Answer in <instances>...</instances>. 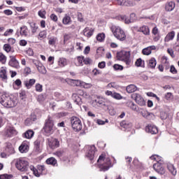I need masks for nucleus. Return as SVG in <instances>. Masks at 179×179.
Returning a JSON list of instances; mask_svg holds the SVG:
<instances>
[{"label":"nucleus","instance_id":"obj_53","mask_svg":"<svg viewBox=\"0 0 179 179\" xmlns=\"http://www.w3.org/2000/svg\"><path fill=\"white\" fill-rule=\"evenodd\" d=\"M35 148L38 152H40V141L36 140L34 142Z\"/></svg>","mask_w":179,"mask_h":179},{"label":"nucleus","instance_id":"obj_29","mask_svg":"<svg viewBox=\"0 0 179 179\" xmlns=\"http://www.w3.org/2000/svg\"><path fill=\"white\" fill-rule=\"evenodd\" d=\"M127 107H129V108H131V110L133 111L138 112V106H136V104H135L133 101L127 102Z\"/></svg>","mask_w":179,"mask_h":179},{"label":"nucleus","instance_id":"obj_56","mask_svg":"<svg viewBox=\"0 0 179 179\" xmlns=\"http://www.w3.org/2000/svg\"><path fill=\"white\" fill-rule=\"evenodd\" d=\"M77 59H78V62L80 64V65H83V62H84V59H85L84 57L79 56L77 57Z\"/></svg>","mask_w":179,"mask_h":179},{"label":"nucleus","instance_id":"obj_22","mask_svg":"<svg viewBox=\"0 0 179 179\" xmlns=\"http://www.w3.org/2000/svg\"><path fill=\"white\" fill-rule=\"evenodd\" d=\"M174 8H176V3L173 1L166 3L165 6V9L168 12H171V10H174Z\"/></svg>","mask_w":179,"mask_h":179},{"label":"nucleus","instance_id":"obj_20","mask_svg":"<svg viewBox=\"0 0 179 179\" xmlns=\"http://www.w3.org/2000/svg\"><path fill=\"white\" fill-rule=\"evenodd\" d=\"M34 83H36V79H29L24 81V85L27 89H31Z\"/></svg>","mask_w":179,"mask_h":179},{"label":"nucleus","instance_id":"obj_63","mask_svg":"<svg viewBox=\"0 0 179 179\" xmlns=\"http://www.w3.org/2000/svg\"><path fill=\"white\" fill-rule=\"evenodd\" d=\"M170 72L173 74L177 73V69H176V67H174V66H171Z\"/></svg>","mask_w":179,"mask_h":179},{"label":"nucleus","instance_id":"obj_9","mask_svg":"<svg viewBox=\"0 0 179 179\" xmlns=\"http://www.w3.org/2000/svg\"><path fill=\"white\" fill-rule=\"evenodd\" d=\"M17 131L16 129H14V127H6L5 131V135L7 136V138H10L12 136H15V135H17Z\"/></svg>","mask_w":179,"mask_h":179},{"label":"nucleus","instance_id":"obj_47","mask_svg":"<svg viewBox=\"0 0 179 179\" xmlns=\"http://www.w3.org/2000/svg\"><path fill=\"white\" fill-rule=\"evenodd\" d=\"M142 117H144V118H147V120H149V117L152 115V113L149 112H141Z\"/></svg>","mask_w":179,"mask_h":179},{"label":"nucleus","instance_id":"obj_59","mask_svg":"<svg viewBox=\"0 0 179 179\" xmlns=\"http://www.w3.org/2000/svg\"><path fill=\"white\" fill-rule=\"evenodd\" d=\"M99 106H101V107H103V106H106V102L103 101L102 100L98 99L95 101Z\"/></svg>","mask_w":179,"mask_h":179},{"label":"nucleus","instance_id":"obj_62","mask_svg":"<svg viewBox=\"0 0 179 179\" xmlns=\"http://www.w3.org/2000/svg\"><path fill=\"white\" fill-rule=\"evenodd\" d=\"M55 156H57V157H62V155H64L63 151H57L56 152L54 153Z\"/></svg>","mask_w":179,"mask_h":179},{"label":"nucleus","instance_id":"obj_46","mask_svg":"<svg viewBox=\"0 0 179 179\" xmlns=\"http://www.w3.org/2000/svg\"><path fill=\"white\" fill-rule=\"evenodd\" d=\"M77 16L78 22H80L81 23H83V22H85V19H83V15H82V13H78Z\"/></svg>","mask_w":179,"mask_h":179},{"label":"nucleus","instance_id":"obj_30","mask_svg":"<svg viewBox=\"0 0 179 179\" xmlns=\"http://www.w3.org/2000/svg\"><path fill=\"white\" fill-rule=\"evenodd\" d=\"M36 68L40 73H43V75L47 73V69H45V67H44L43 64H40L39 65H36Z\"/></svg>","mask_w":179,"mask_h":179},{"label":"nucleus","instance_id":"obj_50","mask_svg":"<svg viewBox=\"0 0 179 179\" xmlns=\"http://www.w3.org/2000/svg\"><path fill=\"white\" fill-rule=\"evenodd\" d=\"M150 159H152V160H156L157 163H159V162H162V157L158 155L152 156Z\"/></svg>","mask_w":179,"mask_h":179},{"label":"nucleus","instance_id":"obj_28","mask_svg":"<svg viewBox=\"0 0 179 179\" xmlns=\"http://www.w3.org/2000/svg\"><path fill=\"white\" fill-rule=\"evenodd\" d=\"M137 89L138 88L135 85H130L127 87L126 90L127 93H134V92H136Z\"/></svg>","mask_w":179,"mask_h":179},{"label":"nucleus","instance_id":"obj_8","mask_svg":"<svg viewBox=\"0 0 179 179\" xmlns=\"http://www.w3.org/2000/svg\"><path fill=\"white\" fill-rule=\"evenodd\" d=\"M120 6H135L136 3L129 0H116Z\"/></svg>","mask_w":179,"mask_h":179},{"label":"nucleus","instance_id":"obj_61","mask_svg":"<svg viewBox=\"0 0 179 179\" xmlns=\"http://www.w3.org/2000/svg\"><path fill=\"white\" fill-rule=\"evenodd\" d=\"M152 33L154 36H157V34H159V29L157 27H155L152 30Z\"/></svg>","mask_w":179,"mask_h":179},{"label":"nucleus","instance_id":"obj_27","mask_svg":"<svg viewBox=\"0 0 179 179\" xmlns=\"http://www.w3.org/2000/svg\"><path fill=\"white\" fill-rule=\"evenodd\" d=\"M156 59L155 58H151L149 61H148V68H151V69H155V68H156Z\"/></svg>","mask_w":179,"mask_h":179},{"label":"nucleus","instance_id":"obj_57","mask_svg":"<svg viewBox=\"0 0 179 179\" xmlns=\"http://www.w3.org/2000/svg\"><path fill=\"white\" fill-rule=\"evenodd\" d=\"M38 16H40V17H42V19H45V11H38Z\"/></svg>","mask_w":179,"mask_h":179},{"label":"nucleus","instance_id":"obj_16","mask_svg":"<svg viewBox=\"0 0 179 179\" xmlns=\"http://www.w3.org/2000/svg\"><path fill=\"white\" fill-rule=\"evenodd\" d=\"M93 33H94V29L93 28L86 27L83 30V34L85 37H92V36H93Z\"/></svg>","mask_w":179,"mask_h":179},{"label":"nucleus","instance_id":"obj_58","mask_svg":"<svg viewBox=\"0 0 179 179\" xmlns=\"http://www.w3.org/2000/svg\"><path fill=\"white\" fill-rule=\"evenodd\" d=\"M50 19L53 22H57L58 21V17L55 14L50 15Z\"/></svg>","mask_w":179,"mask_h":179},{"label":"nucleus","instance_id":"obj_24","mask_svg":"<svg viewBox=\"0 0 179 179\" xmlns=\"http://www.w3.org/2000/svg\"><path fill=\"white\" fill-rule=\"evenodd\" d=\"M20 34L21 36H24V37H27L29 36V29L26 26H23L20 27Z\"/></svg>","mask_w":179,"mask_h":179},{"label":"nucleus","instance_id":"obj_23","mask_svg":"<svg viewBox=\"0 0 179 179\" xmlns=\"http://www.w3.org/2000/svg\"><path fill=\"white\" fill-rule=\"evenodd\" d=\"M58 65L60 68H64V66H66L68 65V62L66 59L64 57H60L58 60Z\"/></svg>","mask_w":179,"mask_h":179},{"label":"nucleus","instance_id":"obj_26","mask_svg":"<svg viewBox=\"0 0 179 179\" xmlns=\"http://www.w3.org/2000/svg\"><path fill=\"white\" fill-rule=\"evenodd\" d=\"M23 136L26 139H31L32 136H34V131L33 130H28L23 134Z\"/></svg>","mask_w":179,"mask_h":179},{"label":"nucleus","instance_id":"obj_37","mask_svg":"<svg viewBox=\"0 0 179 179\" xmlns=\"http://www.w3.org/2000/svg\"><path fill=\"white\" fill-rule=\"evenodd\" d=\"M78 94L79 96H82V97H84L85 99H89V94L82 90H79L78 91Z\"/></svg>","mask_w":179,"mask_h":179},{"label":"nucleus","instance_id":"obj_44","mask_svg":"<svg viewBox=\"0 0 179 179\" xmlns=\"http://www.w3.org/2000/svg\"><path fill=\"white\" fill-rule=\"evenodd\" d=\"M81 87H84L85 89H90V87H92V84L86 83L85 82H81Z\"/></svg>","mask_w":179,"mask_h":179},{"label":"nucleus","instance_id":"obj_55","mask_svg":"<svg viewBox=\"0 0 179 179\" xmlns=\"http://www.w3.org/2000/svg\"><path fill=\"white\" fill-rule=\"evenodd\" d=\"M12 178V175H8V174H4L0 176V179H10Z\"/></svg>","mask_w":179,"mask_h":179},{"label":"nucleus","instance_id":"obj_64","mask_svg":"<svg viewBox=\"0 0 179 179\" xmlns=\"http://www.w3.org/2000/svg\"><path fill=\"white\" fill-rule=\"evenodd\" d=\"M13 33V29H8L5 33H4V36H9V34H12Z\"/></svg>","mask_w":179,"mask_h":179},{"label":"nucleus","instance_id":"obj_45","mask_svg":"<svg viewBox=\"0 0 179 179\" xmlns=\"http://www.w3.org/2000/svg\"><path fill=\"white\" fill-rule=\"evenodd\" d=\"M112 97H113V99H116V100H121V99H122L121 94L117 92H113Z\"/></svg>","mask_w":179,"mask_h":179},{"label":"nucleus","instance_id":"obj_38","mask_svg":"<svg viewBox=\"0 0 179 179\" xmlns=\"http://www.w3.org/2000/svg\"><path fill=\"white\" fill-rule=\"evenodd\" d=\"M29 169L31 171H33L34 176L36 177H40V173H38V171L34 167V166L33 165H31L29 166Z\"/></svg>","mask_w":179,"mask_h":179},{"label":"nucleus","instance_id":"obj_13","mask_svg":"<svg viewBox=\"0 0 179 179\" xmlns=\"http://www.w3.org/2000/svg\"><path fill=\"white\" fill-rule=\"evenodd\" d=\"M153 169L159 174L163 175V174H164V173H166L164 168H163V166L159 162H157V164H155L153 165Z\"/></svg>","mask_w":179,"mask_h":179},{"label":"nucleus","instance_id":"obj_4","mask_svg":"<svg viewBox=\"0 0 179 179\" xmlns=\"http://www.w3.org/2000/svg\"><path fill=\"white\" fill-rule=\"evenodd\" d=\"M71 127L73 128L75 132H79V131H82V121L79 117L73 116L70 119Z\"/></svg>","mask_w":179,"mask_h":179},{"label":"nucleus","instance_id":"obj_39","mask_svg":"<svg viewBox=\"0 0 179 179\" xmlns=\"http://www.w3.org/2000/svg\"><path fill=\"white\" fill-rule=\"evenodd\" d=\"M72 99L74 101V102L76 103V104L79 105V103H80V99L79 98L78 94H72Z\"/></svg>","mask_w":179,"mask_h":179},{"label":"nucleus","instance_id":"obj_7","mask_svg":"<svg viewBox=\"0 0 179 179\" xmlns=\"http://www.w3.org/2000/svg\"><path fill=\"white\" fill-rule=\"evenodd\" d=\"M133 97L135 99L136 103L138 104V106H141V107H143V106H146V101H145V99L142 96L139 94H134Z\"/></svg>","mask_w":179,"mask_h":179},{"label":"nucleus","instance_id":"obj_48","mask_svg":"<svg viewBox=\"0 0 179 179\" xmlns=\"http://www.w3.org/2000/svg\"><path fill=\"white\" fill-rule=\"evenodd\" d=\"M38 174H40L41 173H43V171H44V170H45V166H44V165H38Z\"/></svg>","mask_w":179,"mask_h":179},{"label":"nucleus","instance_id":"obj_19","mask_svg":"<svg viewBox=\"0 0 179 179\" xmlns=\"http://www.w3.org/2000/svg\"><path fill=\"white\" fill-rule=\"evenodd\" d=\"M19 150L21 153H27L29 152V145L26 143H22L19 147Z\"/></svg>","mask_w":179,"mask_h":179},{"label":"nucleus","instance_id":"obj_31","mask_svg":"<svg viewBox=\"0 0 179 179\" xmlns=\"http://www.w3.org/2000/svg\"><path fill=\"white\" fill-rule=\"evenodd\" d=\"M167 167L168 170H169L170 173H171L173 176H176V174H177V169H176L174 165L169 164Z\"/></svg>","mask_w":179,"mask_h":179},{"label":"nucleus","instance_id":"obj_34","mask_svg":"<svg viewBox=\"0 0 179 179\" xmlns=\"http://www.w3.org/2000/svg\"><path fill=\"white\" fill-rule=\"evenodd\" d=\"M72 20H71V17L68 15H65L62 20L63 24H69Z\"/></svg>","mask_w":179,"mask_h":179},{"label":"nucleus","instance_id":"obj_54","mask_svg":"<svg viewBox=\"0 0 179 179\" xmlns=\"http://www.w3.org/2000/svg\"><path fill=\"white\" fill-rule=\"evenodd\" d=\"M3 48L6 52H10V50H12V48L9 44H5Z\"/></svg>","mask_w":179,"mask_h":179},{"label":"nucleus","instance_id":"obj_1","mask_svg":"<svg viewBox=\"0 0 179 179\" xmlns=\"http://www.w3.org/2000/svg\"><path fill=\"white\" fill-rule=\"evenodd\" d=\"M0 103L6 108H12L16 107L17 100L13 96H10L6 93H0Z\"/></svg>","mask_w":179,"mask_h":179},{"label":"nucleus","instance_id":"obj_32","mask_svg":"<svg viewBox=\"0 0 179 179\" xmlns=\"http://www.w3.org/2000/svg\"><path fill=\"white\" fill-rule=\"evenodd\" d=\"M0 78H1V79H8V76H6V69L4 67H1L0 69Z\"/></svg>","mask_w":179,"mask_h":179},{"label":"nucleus","instance_id":"obj_25","mask_svg":"<svg viewBox=\"0 0 179 179\" xmlns=\"http://www.w3.org/2000/svg\"><path fill=\"white\" fill-rule=\"evenodd\" d=\"M48 40L49 45H55V44L58 43V38L55 36H51L50 38H48Z\"/></svg>","mask_w":179,"mask_h":179},{"label":"nucleus","instance_id":"obj_5","mask_svg":"<svg viewBox=\"0 0 179 179\" xmlns=\"http://www.w3.org/2000/svg\"><path fill=\"white\" fill-rule=\"evenodd\" d=\"M43 130L48 135H51L54 132V120H52V118L48 117L46 120Z\"/></svg>","mask_w":179,"mask_h":179},{"label":"nucleus","instance_id":"obj_52","mask_svg":"<svg viewBox=\"0 0 179 179\" xmlns=\"http://www.w3.org/2000/svg\"><path fill=\"white\" fill-rule=\"evenodd\" d=\"M119 17H120V20H124V19H125V23L127 24H129V23H131V20H127V16H125V15H120Z\"/></svg>","mask_w":179,"mask_h":179},{"label":"nucleus","instance_id":"obj_12","mask_svg":"<svg viewBox=\"0 0 179 179\" xmlns=\"http://www.w3.org/2000/svg\"><path fill=\"white\" fill-rule=\"evenodd\" d=\"M146 132H148V134H151L152 135H155V134H157L159 132V130L157 129V127L153 125V124H148L145 127Z\"/></svg>","mask_w":179,"mask_h":179},{"label":"nucleus","instance_id":"obj_42","mask_svg":"<svg viewBox=\"0 0 179 179\" xmlns=\"http://www.w3.org/2000/svg\"><path fill=\"white\" fill-rule=\"evenodd\" d=\"M0 62H1V64L6 63V56L2 52H0Z\"/></svg>","mask_w":179,"mask_h":179},{"label":"nucleus","instance_id":"obj_36","mask_svg":"<svg viewBox=\"0 0 179 179\" xmlns=\"http://www.w3.org/2000/svg\"><path fill=\"white\" fill-rule=\"evenodd\" d=\"M29 24H30L31 33H32V34H34V33H36L37 31V29H38V27L34 22H31V23H29Z\"/></svg>","mask_w":179,"mask_h":179},{"label":"nucleus","instance_id":"obj_49","mask_svg":"<svg viewBox=\"0 0 179 179\" xmlns=\"http://www.w3.org/2000/svg\"><path fill=\"white\" fill-rule=\"evenodd\" d=\"M35 89L36 92H43V85H41L40 83H38L36 85Z\"/></svg>","mask_w":179,"mask_h":179},{"label":"nucleus","instance_id":"obj_14","mask_svg":"<svg viewBox=\"0 0 179 179\" xmlns=\"http://www.w3.org/2000/svg\"><path fill=\"white\" fill-rule=\"evenodd\" d=\"M10 60L9 62V65L10 66H12L13 68H19V62L16 59V58L14 56H10Z\"/></svg>","mask_w":179,"mask_h":179},{"label":"nucleus","instance_id":"obj_60","mask_svg":"<svg viewBox=\"0 0 179 179\" xmlns=\"http://www.w3.org/2000/svg\"><path fill=\"white\" fill-rule=\"evenodd\" d=\"M46 36L47 32H45V31H43L39 33V37H41V38H45Z\"/></svg>","mask_w":179,"mask_h":179},{"label":"nucleus","instance_id":"obj_40","mask_svg":"<svg viewBox=\"0 0 179 179\" xmlns=\"http://www.w3.org/2000/svg\"><path fill=\"white\" fill-rule=\"evenodd\" d=\"M104 38H106V35L104 34H99L96 36V40L97 41H99L100 43H101V41H104Z\"/></svg>","mask_w":179,"mask_h":179},{"label":"nucleus","instance_id":"obj_43","mask_svg":"<svg viewBox=\"0 0 179 179\" xmlns=\"http://www.w3.org/2000/svg\"><path fill=\"white\" fill-rule=\"evenodd\" d=\"M85 65H92L93 64V60L89 57L84 58Z\"/></svg>","mask_w":179,"mask_h":179},{"label":"nucleus","instance_id":"obj_11","mask_svg":"<svg viewBox=\"0 0 179 179\" xmlns=\"http://www.w3.org/2000/svg\"><path fill=\"white\" fill-rule=\"evenodd\" d=\"M96 153V147L94 145H91L88 148V152L86 154L87 157L90 160H93L94 159V154Z\"/></svg>","mask_w":179,"mask_h":179},{"label":"nucleus","instance_id":"obj_15","mask_svg":"<svg viewBox=\"0 0 179 179\" xmlns=\"http://www.w3.org/2000/svg\"><path fill=\"white\" fill-rule=\"evenodd\" d=\"M6 152H7L8 155H13L15 153V148H13V145L10 143H6Z\"/></svg>","mask_w":179,"mask_h":179},{"label":"nucleus","instance_id":"obj_17","mask_svg":"<svg viewBox=\"0 0 179 179\" xmlns=\"http://www.w3.org/2000/svg\"><path fill=\"white\" fill-rule=\"evenodd\" d=\"M66 82H67V83H69V85H71V86H81L82 85V81H80L79 80L67 79Z\"/></svg>","mask_w":179,"mask_h":179},{"label":"nucleus","instance_id":"obj_6","mask_svg":"<svg viewBox=\"0 0 179 179\" xmlns=\"http://www.w3.org/2000/svg\"><path fill=\"white\" fill-rule=\"evenodd\" d=\"M15 167L20 171H27L29 162L23 159H20L15 164Z\"/></svg>","mask_w":179,"mask_h":179},{"label":"nucleus","instance_id":"obj_33","mask_svg":"<svg viewBox=\"0 0 179 179\" xmlns=\"http://www.w3.org/2000/svg\"><path fill=\"white\" fill-rule=\"evenodd\" d=\"M47 164H50L51 166H57V160L54 157H50L46 160Z\"/></svg>","mask_w":179,"mask_h":179},{"label":"nucleus","instance_id":"obj_35","mask_svg":"<svg viewBox=\"0 0 179 179\" xmlns=\"http://www.w3.org/2000/svg\"><path fill=\"white\" fill-rule=\"evenodd\" d=\"M135 65L136 66H141V68H145V61L139 58L136 61Z\"/></svg>","mask_w":179,"mask_h":179},{"label":"nucleus","instance_id":"obj_18","mask_svg":"<svg viewBox=\"0 0 179 179\" xmlns=\"http://www.w3.org/2000/svg\"><path fill=\"white\" fill-rule=\"evenodd\" d=\"M138 31H141V33L144 34L145 36H149L150 34V30L149 29V27L148 26H143L138 29Z\"/></svg>","mask_w":179,"mask_h":179},{"label":"nucleus","instance_id":"obj_3","mask_svg":"<svg viewBox=\"0 0 179 179\" xmlns=\"http://www.w3.org/2000/svg\"><path fill=\"white\" fill-rule=\"evenodd\" d=\"M117 58L119 61H124L126 62L127 65H129L131 64V52L122 50L117 53Z\"/></svg>","mask_w":179,"mask_h":179},{"label":"nucleus","instance_id":"obj_21","mask_svg":"<svg viewBox=\"0 0 179 179\" xmlns=\"http://www.w3.org/2000/svg\"><path fill=\"white\" fill-rule=\"evenodd\" d=\"M175 36H176V32H174L173 31L168 33V34L164 38L165 43H169V41L173 40Z\"/></svg>","mask_w":179,"mask_h":179},{"label":"nucleus","instance_id":"obj_10","mask_svg":"<svg viewBox=\"0 0 179 179\" xmlns=\"http://www.w3.org/2000/svg\"><path fill=\"white\" fill-rule=\"evenodd\" d=\"M48 145L50 149L59 148V141L57 138H48Z\"/></svg>","mask_w":179,"mask_h":179},{"label":"nucleus","instance_id":"obj_41","mask_svg":"<svg viewBox=\"0 0 179 179\" xmlns=\"http://www.w3.org/2000/svg\"><path fill=\"white\" fill-rule=\"evenodd\" d=\"M142 53L143 55H150L152 54V51L150 50V48H145L142 50Z\"/></svg>","mask_w":179,"mask_h":179},{"label":"nucleus","instance_id":"obj_51","mask_svg":"<svg viewBox=\"0 0 179 179\" xmlns=\"http://www.w3.org/2000/svg\"><path fill=\"white\" fill-rule=\"evenodd\" d=\"M114 69L116 71H122L124 69V67L120 64H115L113 66Z\"/></svg>","mask_w":179,"mask_h":179},{"label":"nucleus","instance_id":"obj_2","mask_svg":"<svg viewBox=\"0 0 179 179\" xmlns=\"http://www.w3.org/2000/svg\"><path fill=\"white\" fill-rule=\"evenodd\" d=\"M111 30L113 33V36L117 39L120 40V41H125V38H127V35L125 34V32L121 27H117V26H113L111 28Z\"/></svg>","mask_w":179,"mask_h":179}]
</instances>
